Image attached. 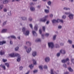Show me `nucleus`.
I'll return each mask as SVG.
<instances>
[{
	"instance_id": "1",
	"label": "nucleus",
	"mask_w": 74,
	"mask_h": 74,
	"mask_svg": "<svg viewBox=\"0 0 74 74\" xmlns=\"http://www.w3.org/2000/svg\"><path fill=\"white\" fill-rule=\"evenodd\" d=\"M25 30H26V28H25V27H23L22 29V31L23 32V33L25 36H28L29 34V31L27 30L26 31V32L25 33Z\"/></svg>"
},
{
	"instance_id": "2",
	"label": "nucleus",
	"mask_w": 74,
	"mask_h": 74,
	"mask_svg": "<svg viewBox=\"0 0 74 74\" xmlns=\"http://www.w3.org/2000/svg\"><path fill=\"white\" fill-rule=\"evenodd\" d=\"M48 47L49 48H51V49L53 48L54 47V45H53V43L52 42H49L48 43Z\"/></svg>"
},
{
	"instance_id": "3",
	"label": "nucleus",
	"mask_w": 74,
	"mask_h": 74,
	"mask_svg": "<svg viewBox=\"0 0 74 74\" xmlns=\"http://www.w3.org/2000/svg\"><path fill=\"white\" fill-rule=\"evenodd\" d=\"M15 56H18L17 61L18 62H19L21 61V56H20L19 55L18 53H16Z\"/></svg>"
},
{
	"instance_id": "4",
	"label": "nucleus",
	"mask_w": 74,
	"mask_h": 74,
	"mask_svg": "<svg viewBox=\"0 0 74 74\" xmlns=\"http://www.w3.org/2000/svg\"><path fill=\"white\" fill-rule=\"evenodd\" d=\"M70 60H69V58H67L66 59H64L61 60V62L62 63H65L66 62H67L68 61H69Z\"/></svg>"
},
{
	"instance_id": "5",
	"label": "nucleus",
	"mask_w": 74,
	"mask_h": 74,
	"mask_svg": "<svg viewBox=\"0 0 74 74\" xmlns=\"http://www.w3.org/2000/svg\"><path fill=\"white\" fill-rule=\"evenodd\" d=\"M74 16V15L73 14L71 13H70L69 15L68 16V17H69L70 19H73V17Z\"/></svg>"
},
{
	"instance_id": "6",
	"label": "nucleus",
	"mask_w": 74,
	"mask_h": 74,
	"mask_svg": "<svg viewBox=\"0 0 74 74\" xmlns=\"http://www.w3.org/2000/svg\"><path fill=\"white\" fill-rule=\"evenodd\" d=\"M58 21H59V19L57 20L54 19L52 21V22L53 23H58Z\"/></svg>"
},
{
	"instance_id": "7",
	"label": "nucleus",
	"mask_w": 74,
	"mask_h": 74,
	"mask_svg": "<svg viewBox=\"0 0 74 74\" xmlns=\"http://www.w3.org/2000/svg\"><path fill=\"white\" fill-rule=\"evenodd\" d=\"M37 52L36 51H33L32 52V56L34 57H35V56H36L37 55Z\"/></svg>"
},
{
	"instance_id": "8",
	"label": "nucleus",
	"mask_w": 74,
	"mask_h": 74,
	"mask_svg": "<svg viewBox=\"0 0 74 74\" xmlns=\"http://www.w3.org/2000/svg\"><path fill=\"white\" fill-rule=\"evenodd\" d=\"M1 67H2L4 70H5V69H6V68H5V66L4 65H3L2 64H1L0 66Z\"/></svg>"
},
{
	"instance_id": "9",
	"label": "nucleus",
	"mask_w": 74,
	"mask_h": 74,
	"mask_svg": "<svg viewBox=\"0 0 74 74\" xmlns=\"http://www.w3.org/2000/svg\"><path fill=\"white\" fill-rule=\"evenodd\" d=\"M45 60L46 62H49V60H50L49 57H46L45 59Z\"/></svg>"
},
{
	"instance_id": "10",
	"label": "nucleus",
	"mask_w": 74,
	"mask_h": 74,
	"mask_svg": "<svg viewBox=\"0 0 74 74\" xmlns=\"http://www.w3.org/2000/svg\"><path fill=\"white\" fill-rule=\"evenodd\" d=\"M6 42L5 41H0V45H3L4 44H5Z\"/></svg>"
},
{
	"instance_id": "11",
	"label": "nucleus",
	"mask_w": 74,
	"mask_h": 74,
	"mask_svg": "<svg viewBox=\"0 0 74 74\" xmlns=\"http://www.w3.org/2000/svg\"><path fill=\"white\" fill-rule=\"evenodd\" d=\"M26 44L27 45H28L29 47L31 46V42L29 41H27L26 42Z\"/></svg>"
},
{
	"instance_id": "12",
	"label": "nucleus",
	"mask_w": 74,
	"mask_h": 74,
	"mask_svg": "<svg viewBox=\"0 0 74 74\" xmlns=\"http://www.w3.org/2000/svg\"><path fill=\"white\" fill-rule=\"evenodd\" d=\"M30 10L31 11L33 12L35 11V8L33 6H31L30 8Z\"/></svg>"
},
{
	"instance_id": "13",
	"label": "nucleus",
	"mask_w": 74,
	"mask_h": 74,
	"mask_svg": "<svg viewBox=\"0 0 74 74\" xmlns=\"http://www.w3.org/2000/svg\"><path fill=\"white\" fill-rule=\"evenodd\" d=\"M60 53H61L62 54H64L66 53V51L64 50H60Z\"/></svg>"
},
{
	"instance_id": "14",
	"label": "nucleus",
	"mask_w": 74,
	"mask_h": 74,
	"mask_svg": "<svg viewBox=\"0 0 74 74\" xmlns=\"http://www.w3.org/2000/svg\"><path fill=\"white\" fill-rule=\"evenodd\" d=\"M9 56H10V57H11V58H13L14 57H15V56H16L15 55L14 53H12L9 55Z\"/></svg>"
},
{
	"instance_id": "15",
	"label": "nucleus",
	"mask_w": 74,
	"mask_h": 74,
	"mask_svg": "<svg viewBox=\"0 0 74 74\" xmlns=\"http://www.w3.org/2000/svg\"><path fill=\"white\" fill-rule=\"evenodd\" d=\"M7 32V29H2L1 32V33H6Z\"/></svg>"
},
{
	"instance_id": "16",
	"label": "nucleus",
	"mask_w": 74,
	"mask_h": 74,
	"mask_svg": "<svg viewBox=\"0 0 74 74\" xmlns=\"http://www.w3.org/2000/svg\"><path fill=\"white\" fill-rule=\"evenodd\" d=\"M31 51H32V48H31L30 47L28 49L26 50V51L27 53H30Z\"/></svg>"
},
{
	"instance_id": "17",
	"label": "nucleus",
	"mask_w": 74,
	"mask_h": 74,
	"mask_svg": "<svg viewBox=\"0 0 74 74\" xmlns=\"http://www.w3.org/2000/svg\"><path fill=\"white\" fill-rule=\"evenodd\" d=\"M34 29L36 31L38 30V25H36L34 27Z\"/></svg>"
},
{
	"instance_id": "18",
	"label": "nucleus",
	"mask_w": 74,
	"mask_h": 74,
	"mask_svg": "<svg viewBox=\"0 0 74 74\" xmlns=\"http://www.w3.org/2000/svg\"><path fill=\"white\" fill-rule=\"evenodd\" d=\"M32 33L34 36H37V34L36 33V32L34 31H32Z\"/></svg>"
},
{
	"instance_id": "19",
	"label": "nucleus",
	"mask_w": 74,
	"mask_h": 74,
	"mask_svg": "<svg viewBox=\"0 0 74 74\" xmlns=\"http://www.w3.org/2000/svg\"><path fill=\"white\" fill-rule=\"evenodd\" d=\"M68 70L70 72H73V70L71 69V67L68 68Z\"/></svg>"
},
{
	"instance_id": "20",
	"label": "nucleus",
	"mask_w": 74,
	"mask_h": 74,
	"mask_svg": "<svg viewBox=\"0 0 74 74\" xmlns=\"http://www.w3.org/2000/svg\"><path fill=\"white\" fill-rule=\"evenodd\" d=\"M40 21L43 22H45V21H47V19H46L45 18L42 19H40Z\"/></svg>"
},
{
	"instance_id": "21",
	"label": "nucleus",
	"mask_w": 74,
	"mask_h": 74,
	"mask_svg": "<svg viewBox=\"0 0 74 74\" xmlns=\"http://www.w3.org/2000/svg\"><path fill=\"white\" fill-rule=\"evenodd\" d=\"M4 53H5L4 51L2 50H1L0 52V54L1 55H4Z\"/></svg>"
},
{
	"instance_id": "22",
	"label": "nucleus",
	"mask_w": 74,
	"mask_h": 74,
	"mask_svg": "<svg viewBox=\"0 0 74 74\" xmlns=\"http://www.w3.org/2000/svg\"><path fill=\"white\" fill-rule=\"evenodd\" d=\"M21 19L23 21H25V20H26L27 18L25 17H22L21 18Z\"/></svg>"
},
{
	"instance_id": "23",
	"label": "nucleus",
	"mask_w": 74,
	"mask_h": 74,
	"mask_svg": "<svg viewBox=\"0 0 74 74\" xmlns=\"http://www.w3.org/2000/svg\"><path fill=\"white\" fill-rule=\"evenodd\" d=\"M35 41H36V42H41V39L40 38H38Z\"/></svg>"
},
{
	"instance_id": "24",
	"label": "nucleus",
	"mask_w": 74,
	"mask_h": 74,
	"mask_svg": "<svg viewBox=\"0 0 74 74\" xmlns=\"http://www.w3.org/2000/svg\"><path fill=\"white\" fill-rule=\"evenodd\" d=\"M63 10H66V11H67V10H70V9L69 8H67L66 7H64L63 8Z\"/></svg>"
},
{
	"instance_id": "25",
	"label": "nucleus",
	"mask_w": 74,
	"mask_h": 74,
	"mask_svg": "<svg viewBox=\"0 0 74 74\" xmlns=\"http://www.w3.org/2000/svg\"><path fill=\"white\" fill-rule=\"evenodd\" d=\"M45 12L46 13V14H48V13H49V11L48 10L45 9Z\"/></svg>"
},
{
	"instance_id": "26",
	"label": "nucleus",
	"mask_w": 74,
	"mask_h": 74,
	"mask_svg": "<svg viewBox=\"0 0 74 74\" xmlns=\"http://www.w3.org/2000/svg\"><path fill=\"white\" fill-rule=\"evenodd\" d=\"M71 12H64L65 14V15H70Z\"/></svg>"
},
{
	"instance_id": "27",
	"label": "nucleus",
	"mask_w": 74,
	"mask_h": 74,
	"mask_svg": "<svg viewBox=\"0 0 74 74\" xmlns=\"http://www.w3.org/2000/svg\"><path fill=\"white\" fill-rule=\"evenodd\" d=\"M5 66H7L8 68H9V67H10V65H9V64L8 63H5Z\"/></svg>"
},
{
	"instance_id": "28",
	"label": "nucleus",
	"mask_w": 74,
	"mask_h": 74,
	"mask_svg": "<svg viewBox=\"0 0 74 74\" xmlns=\"http://www.w3.org/2000/svg\"><path fill=\"white\" fill-rule=\"evenodd\" d=\"M8 3V0H6L3 1L4 4H6V3Z\"/></svg>"
},
{
	"instance_id": "29",
	"label": "nucleus",
	"mask_w": 74,
	"mask_h": 74,
	"mask_svg": "<svg viewBox=\"0 0 74 74\" xmlns=\"http://www.w3.org/2000/svg\"><path fill=\"white\" fill-rule=\"evenodd\" d=\"M10 37H11V38H14V39H16V37L14 35H12Z\"/></svg>"
},
{
	"instance_id": "30",
	"label": "nucleus",
	"mask_w": 74,
	"mask_h": 74,
	"mask_svg": "<svg viewBox=\"0 0 74 74\" xmlns=\"http://www.w3.org/2000/svg\"><path fill=\"white\" fill-rule=\"evenodd\" d=\"M62 18L64 19H65L66 18V15H63L62 17Z\"/></svg>"
},
{
	"instance_id": "31",
	"label": "nucleus",
	"mask_w": 74,
	"mask_h": 74,
	"mask_svg": "<svg viewBox=\"0 0 74 74\" xmlns=\"http://www.w3.org/2000/svg\"><path fill=\"white\" fill-rule=\"evenodd\" d=\"M32 60L33 61L34 64H36V60H35L33 59Z\"/></svg>"
},
{
	"instance_id": "32",
	"label": "nucleus",
	"mask_w": 74,
	"mask_h": 74,
	"mask_svg": "<svg viewBox=\"0 0 74 74\" xmlns=\"http://www.w3.org/2000/svg\"><path fill=\"white\" fill-rule=\"evenodd\" d=\"M59 21L60 22H61V23H63V20L62 19L60 20L58 19V23H59Z\"/></svg>"
},
{
	"instance_id": "33",
	"label": "nucleus",
	"mask_w": 74,
	"mask_h": 74,
	"mask_svg": "<svg viewBox=\"0 0 74 74\" xmlns=\"http://www.w3.org/2000/svg\"><path fill=\"white\" fill-rule=\"evenodd\" d=\"M56 35H54L53 37V40H55V39H56Z\"/></svg>"
},
{
	"instance_id": "34",
	"label": "nucleus",
	"mask_w": 74,
	"mask_h": 74,
	"mask_svg": "<svg viewBox=\"0 0 74 74\" xmlns=\"http://www.w3.org/2000/svg\"><path fill=\"white\" fill-rule=\"evenodd\" d=\"M29 66L31 69H33V65H32V64L29 65Z\"/></svg>"
},
{
	"instance_id": "35",
	"label": "nucleus",
	"mask_w": 74,
	"mask_h": 74,
	"mask_svg": "<svg viewBox=\"0 0 74 74\" xmlns=\"http://www.w3.org/2000/svg\"><path fill=\"white\" fill-rule=\"evenodd\" d=\"M7 22V21L4 22L3 23V25H2V26H4L5 25H6V23Z\"/></svg>"
},
{
	"instance_id": "36",
	"label": "nucleus",
	"mask_w": 74,
	"mask_h": 74,
	"mask_svg": "<svg viewBox=\"0 0 74 74\" xmlns=\"http://www.w3.org/2000/svg\"><path fill=\"white\" fill-rule=\"evenodd\" d=\"M29 26L32 29H33V25H32V24H29Z\"/></svg>"
},
{
	"instance_id": "37",
	"label": "nucleus",
	"mask_w": 74,
	"mask_h": 74,
	"mask_svg": "<svg viewBox=\"0 0 74 74\" xmlns=\"http://www.w3.org/2000/svg\"><path fill=\"white\" fill-rule=\"evenodd\" d=\"M68 42H69V44H72V41L71 40H68Z\"/></svg>"
},
{
	"instance_id": "38",
	"label": "nucleus",
	"mask_w": 74,
	"mask_h": 74,
	"mask_svg": "<svg viewBox=\"0 0 74 74\" xmlns=\"http://www.w3.org/2000/svg\"><path fill=\"white\" fill-rule=\"evenodd\" d=\"M8 14L10 16H11V11L8 13Z\"/></svg>"
},
{
	"instance_id": "39",
	"label": "nucleus",
	"mask_w": 74,
	"mask_h": 74,
	"mask_svg": "<svg viewBox=\"0 0 74 74\" xmlns=\"http://www.w3.org/2000/svg\"><path fill=\"white\" fill-rule=\"evenodd\" d=\"M60 56V53H58L57 54V56L58 57H59V56Z\"/></svg>"
},
{
	"instance_id": "40",
	"label": "nucleus",
	"mask_w": 74,
	"mask_h": 74,
	"mask_svg": "<svg viewBox=\"0 0 74 74\" xmlns=\"http://www.w3.org/2000/svg\"><path fill=\"white\" fill-rule=\"evenodd\" d=\"M63 67L64 68H67V65L66 64H63Z\"/></svg>"
},
{
	"instance_id": "41",
	"label": "nucleus",
	"mask_w": 74,
	"mask_h": 74,
	"mask_svg": "<svg viewBox=\"0 0 74 74\" xmlns=\"http://www.w3.org/2000/svg\"><path fill=\"white\" fill-rule=\"evenodd\" d=\"M3 5H0V10H1L2 8H3Z\"/></svg>"
},
{
	"instance_id": "42",
	"label": "nucleus",
	"mask_w": 74,
	"mask_h": 74,
	"mask_svg": "<svg viewBox=\"0 0 74 74\" xmlns=\"http://www.w3.org/2000/svg\"><path fill=\"white\" fill-rule=\"evenodd\" d=\"M2 61L3 62H5L7 61V59H3L2 60Z\"/></svg>"
},
{
	"instance_id": "43",
	"label": "nucleus",
	"mask_w": 74,
	"mask_h": 74,
	"mask_svg": "<svg viewBox=\"0 0 74 74\" xmlns=\"http://www.w3.org/2000/svg\"><path fill=\"white\" fill-rule=\"evenodd\" d=\"M29 21L32 22V17H29Z\"/></svg>"
},
{
	"instance_id": "44",
	"label": "nucleus",
	"mask_w": 74,
	"mask_h": 74,
	"mask_svg": "<svg viewBox=\"0 0 74 74\" xmlns=\"http://www.w3.org/2000/svg\"><path fill=\"white\" fill-rule=\"evenodd\" d=\"M16 51H18V49H19V47H16L15 48Z\"/></svg>"
},
{
	"instance_id": "45",
	"label": "nucleus",
	"mask_w": 74,
	"mask_h": 74,
	"mask_svg": "<svg viewBox=\"0 0 74 74\" xmlns=\"http://www.w3.org/2000/svg\"><path fill=\"white\" fill-rule=\"evenodd\" d=\"M51 74H54V73H53V70L51 69Z\"/></svg>"
},
{
	"instance_id": "46",
	"label": "nucleus",
	"mask_w": 74,
	"mask_h": 74,
	"mask_svg": "<svg viewBox=\"0 0 74 74\" xmlns=\"http://www.w3.org/2000/svg\"><path fill=\"white\" fill-rule=\"evenodd\" d=\"M51 1H49L48 2V4L49 5H51Z\"/></svg>"
},
{
	"instance_id": "47",
	"label": "nucleus",
	"mask_w": 74,
	"mask_h": 74,
	"mask_svg": "<svg viewBox=\"0 0 74 74\" xmlns=\"http://www.w3.org/2000/svg\"><path fill=\"white\" fill-rule=\"evenodd\" d=\"M19 69L20 70H22L23 69V67L21 66L19 67Z\"/></svg>"
},
{
	"instance_id": "48",
	"label": "nucleus",
	"mask_w": 74,
	"mask_h": 74,
	"mask_svg": "<svg viewBox=\"0 0 74 74\" xmlns=\"http://www.w3.org/2000/svg\"><path fill=\"white\" fill-rule=\"evenodd\" d=\"M42 29H43V31L44 32H45V26L42 27Z\"/></svg>"
},
{
	"instance_id": "49",
	"label": "nucleus",
	"mask_w": 74,
	"mask_h": 74,
	"mask_svg": "<svg viewBox=\"0 0 74 74\" xmlns=\"http://www.w3.org/2000/svg\"><path fill=\"white\" fill-rule=\"evenodd\" d=\"M39 67L40 69V70H42V66H39Z\"/></svg>"
},
{
	"instance_id": "50",
	"label": "nucleus",
	"mask_w": 74,
	"mask_h": 74,
	"mask_svg": "<svg viewBox=\"0 0 74 74\" xmlns=\"http://www.w3.org/2000/svg\"><path fill=\"white\" fill-rule=\"evenodd\" d=\"M7 9L6 8H4L3 9V11L4 12H7Z\"/></svg>"
},
{
	"instance_id": "51",
	"label": "nucleus",
	"mask_w": 74,
	"mask_h": 74,
	"mask_svg": "<svg viewBox=\"0 0 74 74\" xmlns=\"http://www.w3.org/2000/svg\"><path fill=\"white\" fill-rule=\"evenodd\" d=\"M71 62H72L73 63H74V59H73L72 58L71 59Z\"/></svg>"
},
{
	"instance_id": "52",
	"label": "nucleus",
	"mask_w": 74,
	"mask_h": 74,
	"mask_svg": "<svg viewBox=\"0 0 74 74\" xmlns=\"http://www.w3.org/2000/svg\"><path fill=\"white\" fill-rule=\"evenodd\" d=\"M42 38L44 39V35L43 34H42Z\"/></svg>"
},
{
	"instance_id": "53",
	"label": "nucleus",
	"mask_w": 74,
	"mask_h": 74,
	"mask_svg": "<svg viewBox=\"0 0 74 74\" xmlns=\"http://www.w3.org/2000/svg\"><path fill=\"white\" fill-rule=\"evenodd\" d=\"M48 17V15L44 17V19H47V18Z\"/></svg>"
},
{
	"instance_id": "54",
	"label": "nucleus",
	"mask_w": 74,
	"mask_h": 74,
	"mask_svg": "<svg viewBox=\"0 0 74 74\" xmlns=\"http://www.w3.org/2000/svg\"><path fill=\"white\" fill-rule=\"evenodd\" d=\"M56 48H59V45L58 44H56Z\"/></svg>"
},
{
	"instance_id": "55",
	"label": "nucleus",
	"mask_w": 74,
	"mask_h": 74,
	"mask_svg": "<svg viewBox=\"0 0 74 74\" xmlns=\"http://www.w3.org/2000/svg\"><path fill=\"white\" fill-rule=\"evenodd\" d=\"M10 44L11 45H12V44H13L12 41L10 40Z\"/></svg>"
},
{
	"instance_id": "56",
	"label": "nucleus",
	"mask_w": 74,
	"mask_h": 74,
	"mask_svg": "<svg viewBox=\"0 0 74 74\" xmlns=\"http://www.w3.org/2000/svg\"><path fill=\"white\" fill-rule=\"evenodd\" d=\"M39 32L40 34H41L42 33V31H41V29H39Z\"/></svg>"
},
{
	"instance_id": "57",
	"label": "nucleus",
	"mask_w": 74,
	"mask_h": 74,
	"mask_svg": "<svg viewBox=\"0 0 74 74\" xmlns=\"http://www.w3.org/2000/svg\"><path fill=\"white\" fill-rule=\"evenodd\" d=\"M49 34L48 33H46L45 34V36L46 37H48L49 36Z\"/></svg>"
},
{
	"instance_id": "58",
	"label": "nucleus",
	"mask_w": 74,
	"mask_h": 74,
	"mask_svg": "<svg viewBox=\"0 0 74 74\" xmlns=\"http://www.w3.org/2000/svg\"><path fill=\"white\" fill-rule=\"evenodd\" d=\"M49 16L51 18H52L53 17V14H50Z\"/></svg>"
},
{
	"instance_id": "59",
	"label": "nucleus",
	"mask_w": 74,
	"mask_h": 74,
	"mask_svg": "<svg viewBox=\"0 0 74 74\" xmlns=\"http://www.w3.org/2000/svg\"><path fill=\"white\" fill-rule=\"evenodd\" d=\"M69 72L67 71L64 73V74H69Z\"/></svg>"
},
{
	"instance_id": "60",
	"label": "nucleus",
	"mask_w": 74,
	"mask_h": 74,
	"mask_svg": "<svg viewBox=\"0 0 74 74\" xmlns=\"http://www.w3.org/2000/svg\"><path fill=\"white\" fill-rule=\"evenodd\" d=\"M44 69H47L48 67H47V65H45L44 66Z\"/></svg>"
},
{
	"instance_id": "61",
	"label": "nucleus",
	"mask_w": 74,
	"mask_h": 74,
	"mask_svg": "<svg viewBox=\"0 0 74 74\" xmlns=\"http://www.w3.org/2000/svg\"><path fill=\"white\" fill-rule=\"evenodd\" d=\"M60 45H61V46H63L64 45V43H60Z\"/></svg>"
},
{
	"instance_id": "62",
	"label": "nucleus",
	"mask_w": 74,
	"mask_h": 74,
	"mask_svg": "<svg viewBox=\"0 0 74 74\" xmlns=\"http://www.w3.org/2000/svg\"><path fill=\"white\" fill-rule=\"evenodd\" d=\"M33 72L34 73H37V70H35Z\"/></svg>"
},
{
	"instance_id": "63",
	"label": "nucleus",
	"mask_w": 74,
	"mask_h": 74,
	"mask_svg": "<svg viewBox=\"0 0 74 74\" xmlns=\"http://www.w3.org/2000/svg\"><path fill=\"white\" fill-rule=\"evenodd\" d=\"M24 49H27V47L24 46Z\"/></svg>"
},
{
	"instance_id": "64",
	"label": "nucleus",
	"mask_w": 74,
	"mask_h": 74,
	"mask_svg": "<svg viewBox=\"0 0 74 74\" xmlns=\"http://www.w3.org/2000/svg\"><path fill=\"white\" fill-rule=\"evenodd\" d=\"M62 26L60 25V26H59L58 27V28L59 29H62Z\"/></svg>"
}]
</instances>
